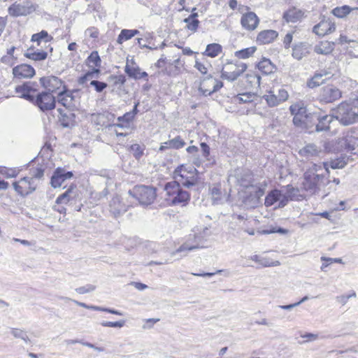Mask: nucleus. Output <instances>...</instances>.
I'll list each match as a JSON object with an SVG mask.
<instances>
[{
	"mask_svg": "<svg viewBox=\"0 0 358 358\" xmlns=\"http://www.w3.org/2000/svg\"><path fill=\"white\" fill-rule=\"evenodd\" d=\"M175 178L178 182L183 187L189 188L198 182L197 170L193 166L181 165L174 171Z\"/></svg>",
	"mask_w": 358,
	"mask_h": 358,
	"instance_id": "4",
	"label": "nucleus"
},
{
	"mask_svg": "<svg viewBox=\"0 0 358 358\" xmlns=\"http://www.w3.org/2000/svg\"><path fill=\"white\" fill-rule=\"evenodd\" d=\"M32 104L43 112L48 111L55 108L56 98L49 92H38Z\"/></svg>",
	"mask_w": 358,
	"mask_h": 358,
	"instance_id": "10",
	"label": "nucleus"
},
{
	"mask_svg": "<svg viewBox=\"0 0 358 358\" xmlns=\"http://www.w3.org/2000/svg\"><path fill=\"white\" fill-rule=\"evenodd\" d=\"M335 29V22L330 18L323 17L320 22L313 27V31L319 36H324L333 33Z\"/></svg>",
	"mask_w": 358,
	"mask_h": 358,
	"instance_id": "15",
	"label": "nucleus"
},
{
	"mask_svg": "<svg viewBox=\"0 0 358 358\" xmlns=\"http://www.w3.org/2000/svg\"><path fill=\"white\" fill-rule=\"evenodd\" d=\"M78 90H70L66 86L57 93V102L65 107L64 109H75L78 103Z\"/></svg>",
	"mask_w": 358,
	"mask_h": 358,
	"instance_id": "7",
	"label": "nucleus"
},
{
	"mask_svg": "<svg viewBox=\"0 0 358 358\" xmlns=\"http://www.w3.org/2000/svg\"><path fill=\"white\" fill-rule=\"evenodd\" d=\"M131 63L134 64L133 66L129 64V61L127 60L124 67V72L127 76L135 80L144 79L148 81V74L145 71H141L140 67L135 64L133 59L131 60Z\"/></svg>",
	"mask_w": 358,
	"mask_h": 358,
	"instance_id": "21",
	"label": "nucleus"
},
{
	"mask_svg": "<svg viewBox=\"0 0 358 358\" xmlns=\"http://www.w3.org/2000/svg\"><path fill=\"white\" fill-rule=\"evenodd\" d=\"M222 52V47L219 43H210L207 45L203 54L209 57L214 58Z\"/></svg>",
	"mask_w": 358,
	"mask_h": 358,
	"instance_id": "39",
	"label": "nucleus"
},
{
	"mask_svg": "<svg viewBox=\"0 0 358 358\" xmlns=\"http://www.w3.org/2000/svg\"><path fill=\"white\" fill-rule=\"evenodd\" d=\"M200 146L202 152V156L211 164H215V159L214 157L210 156V148L209 145L206 143L202 142L200 143Z\"/></svg>",
	"mask_w": 358,
	"mask_h": 358,
	"instance_id": "46",
	"label": "nucleus"
},
{
	"mask_svg": "<svg viewBox=\"0 0 358 358\" xmlns=\"http://www.w3.org/2000/svg\"><path fill=\"white\" fill-rule=\"evenodd\" d=\"M318 112L319 111L310 113L308 111V113L306 115L307 118L305 120L306 127L303 128V129L309 130L310 132L313 131L312 129L313 127L315 128L317 120H318Z\"/></svg>",
	"mask_w": 358,
	"mask_h": 358,
	"instance_id": "41",
	"label": "nucleus"
},
{
	"mask_svg": "<svg viewBox=\"0 0 358 358\" xmlns=\"http://www.w3.org/2000/svg\"><path fill=\"white\" fill-rule=\"evenodd\" d=\"M250 195L245 198V203L255 207L259 203L260 198L264 194V189L260 186L251 185Z\"/></svg>",
	"mask_w": 358,
	"mask_h": 358,
	"instance_id": "22",
	"label": "nucleus"
},
{
	"mask_svg": "<svg viewBox=\"0 0 358 358\" xmlns=\"http://www.w3.org/2000/svg\"><path fill=\"white\" fill-rule=\"evenodd\" d=\"M210 194L212 196V199L213 201L214 204H217L219 201L221 200V190L218 187H213L210 189Z\"/></svg>",
	"mask_w": 358,
	"mask_h": 358,
	"instance_id": "55",
	"label": "nucleus"
},
{
	"mask_svg": "<svg viewBox=\"0 0 358 358\" xmlns=\"http://www.w3.org/2000/svg\"><path fill=\"white\" fill-rule=\"evenodd\" d=\"M282 192L288 199L291 200L297 199V196H299V190L298 188L294 187L292 185H288L283 187Z\"/></svg>",
	"mask_w": 358,
	"mask_h": 358,
	"instance_id": "44",
	"label": "nucleus"
},
{
	"mask_svg": "<svg viewBox=\"0 0 358 358\" xmlns=\"http://www.w3.org/2000/svg\"><path fill=\"white\" fill-rule=\"evenodd\" d=\"M335 119L334 114L325 115L322 112H318V120L315 128L317 132L327 131L330 129V124Z\"/></svg>",
	"mask_w": 358,
	"mask_h": 358,
	"instance_id": "24",
	"label": "nucleus"
},
{
	"mask_svg": "<svg viewBox=\"0 0 358 358\" xmlns=\"http://www.w3.org/2000/svg\"><path fill=\"white\" fill-rule=\"evenodd\" d=\"M90 85L94 87L96 92H102L108 87V84L106 83L96 80H92Z\"/></svg>",
	"mask_w": 358,
	"mask_h": 358,
	"instance_id": "51",
	"label": "nucleus"
},
{
	"mask_svg": "<svg viewBox=\"0 0 358 358\" xmlns=\"http://www.w3.org/2000/svg\"><path fill=\"white\" fill-rule=\"evenodd\" d=\"M208 231V229L206 227L203 229V234L194 232L189 234L185 241L172 253V255L182 253L181 256H185L189 252L202 248L201 244Z\"/></svg>",
	"mask_w": 358,
	"mask_h": 358,
	"instance_id": "5",
	"label": "nucleus"
},
{
	"mask_svg": "<svg viewBox=\"0 0 358 358\" xmlns=\"http://www.w3.org/2000/svg\"><path fill=\"white\" fill-rule=\"evenodd\" d=\"M15 92L20 98L33 103L36 94L39 92V85L36 82L27 81L17 85Z\"/></svg>",
	"mask_w": 358,
	"mask_h": 358,
	"instance_id": "9",
	"label": "nucleus"
},
{
	"mask_svg": "<svg viewBox=\"0 0 358 358\" xmlns=\"http://www.w3.org/2000/svg\"><path fill=\"white\" fill-rule=\"evenodd\" d=\"M0 173L6 176L7 178H14L17 176L18 172L15 169L1 167Z\"/></svg>",
	"mask_w": 358,
	"mask_h": 358,
	"instance_id": "58",
	"label": "nucleus"
},
{
	"mask_svg": "<svg viewBox=\"0 0 358 358\" xmlns=\"http://www.w3.org/2000/svg\"><path fill=\"white\" fill-rule=\"evenodd\" d=\"M335 120L343 126H349L358 122V105L356 101H343L333 110Z\"/></svg>",
	"mask_w": 358,
	"mask_h": 358,
	"instance_id": "1",
	"label": "nucleus"
},
{
	"mask_svg": "<svg viewBox=\"0 0 358 358\" xmlns=\"http://www.w3.org/2000/svg\"><path fill=\"white\" fill-rule=\"evenodd\" d=\"M342 96L341 91L332 85H327L320 89L318 99L325 103H332L339 99Z\"/></svg>",
	"mask_w": 358,
	"mask_h": 358,
	"instance_id": "12",
	"label": "nucleus"
},
{
	"mask_svg": "<svg viewBox=\"0 0 358 358\" xmlns=\"http://www.w3.org/2000/svg\"><path fill=\"white\" fill-rule=\"evenodd\" d=\"M41 85L45 89V91L52 94L66 86L64 82L57 76H50L40 78Z\"/></svg>",
	"mask_w": 358,
	"mask_h": 358,
	"instance_id": "14",
	"label": "nucleus"
},
{
	"mask_svg": "<svg viewBox=\"0 0 358 358\" xmlns=\"http://www.w3.org/2000/svg\"><path fill=\"white\" fill-rule=\"evenodd\" d=\"M38 6L30 0L15 2L8 8V14L15 17L28 15L36 10Z\"/></svg>",
	"mask_w": 358,
	"mask_h": 358,
	"instance_id": "8",
	"label": "nucleus"
},
{
	"mask_svg": "<svg viewBox=\"0 0 358 358\" xmlns=\"http://www.w3.org/2000/svg\"><path fill=\"white\" fill-rule=\"evenodd\" d=\"M260 234H270L273 233H279L281 234H285L287 232V230L281 227H271L269 229H264L262 231H258Z\"/></svg>",
	"mask_w": 358,
	"mask_h": 358,
	"instance_id": "57",
	"label": "nucleus"
},
{
	"mask_svg": "<svg viewBox=\"0 0 358 358\" xmlns=\"http://www.w3.org/2000/svg\"><path fill=\"white\" fill-rule=\"evenodd\" d=\"M125 322V320H123L116 322L103 321L101 322V325L104 327L121 328L124 326Z\"/></svg>",
	"mask_w": 358,
	"mask_h": 358,
	"instance_id": "54",
	"label": "nucleus"
},
{
	"mask_svg": "<svg viewBox=\"0 0 358 358\" xmlns=\"http://www.w3.org/2000/svg\"><path fill=\"white\" fill-rule=\"evenodd\" d=\"M317 164H313V169L306 171L303 174V189L309 194H314L322 187L330 182V180L322 174L315 173L317 171Z\"/></svg>",
	"mask_w": 358,
	"mask_h": 358,
	"instance_id": "3",
	"label": "nucleus"
},
{
	"mask_svg": "<svg viewBox=\"0 0 358 358\" xmlns=\"http://www.w3.org/2000/svg\"><path fill=\"white\" fill-rule=\"evenodd\" d=\"M235 69H230L232 72L236 73L238 74V77L243 74L247 69L248 66L246 64L243 62H236L234 64Z\"/></svg>",
	"mask_w": 358,
	"mask_h": 358,
	"instance_id": "56",
	"label": "nucleus"
},
{
	"mask_svg": "<svg viewBox=\"0 0 358 358\" xmlns=\"http://www.w3.org/2000/svg\"><path fill=\"white\" fill-rule=\"evenodd\" d=\"M257 50V48L255 46H251L249 48H246L234 52L235 57L238 59H248L251 57Z\"/></svg>",
	"mask_w": 358,
	"mask_h": 358,
	"instance_id": "43",
	"label": "nucleus"
},
{
	"mask_svg": "<svg viewBox=\"0 0 358 358\" xmlns=\"http://www.w3.org/2000/svg\"><path fill=\"white\" fill-rule=\"evenodd\" d=\"M169 144H171L172 149L178 150L185 145V142L180 136H178L174 138L169 140Z\"/></svg>",
	"mask_w": 358,
	"mask_h": 358,
	"instance_id": "50",
	"label": "nucleus"
},
{
	"mask_svg": "<svg viewBox=\"0 0 358 358\" xmlns=\"http://www.w3.org/2000/svg\"><path fill=\"white\" fill-rule=\"evenodd\" d=\"M357 131V129L356 128H351L344 133L343 141L346 150L352 151L358 146Z\"/></svg>",
	"mask_w": 358,
	"mask_h": 358,
	"instance_id": "23",
	"label": "nucleus"
},
{
	"mask_svg": "<svg viewBox=\"0 0 358 358\" xmlns=\"http://www.w3.org/2000/svg\"><path fill=\"white\" fill-rule=\"evenodd\" d=\"M99 69H93L92 71H88L78 78L79 85H84L89 78L92 77L94 73H99Z\"/></svg>",
	"mask_w": 358,
	"mask_h": 358,
	"instance_id": "60",
	"label": "nucleus"
},
{
	"mask_svg": "<svg viewBox=\"0 0 358 358\" xmlns=\"http://www.w3.org/2000/svg\"><path fill=\"white\" fill-rule=\"evenodd\" d=\"M317 154L318 150L316 145L314 144H308L299 151V155L301 157H306V159L316 156Z\"/></svg>",
	"mask_w": 358,
	"mask_h": 358,
	"instance_id": "40",
	"label": "nucleus"
},
{
	"mask_svg": "<svg viewBox=\"0 0 358 358\" xmlns=\"http://www.w3.org/2000/svg\"><path fill=\"white\" fill-rule=\"evenodd\" d=\"M309 53V46L307 43H299L294 45L292 48V56L294 58L300 60Z\"/></svg>",
	"mask_w": 358,
	"mask_h": 358,
	"instance_id": "30",
	"label": "nucleus"
},
{
	"mask_svg": "<svg viewBox=\"0 0 358 358\" xmlns=\"http://www.w3.org/2000/svg\"><path fill=\"white\" fill-rule=\"evenodd\" d=\"M334 43H331L329 41H322L318 45H316L314 48V50L316 53L320 55H328L334 50Z\"/></svg>",
	"mask_w": 358,
	"mask_h": 358,
	"instance_id": "38",
	"label": "nucleus"
},
{
	"mask_svg": "<svg viewBox=\"0 0 358 358\" xmlns=\"http://www.w3.org/2000/svg\"><path fill=\"white\" fill-rule=\"evenodd\" d=\"M12 335L17 338H20L26 343H30L31 340L29 339L27 332L22 329L12 328L11 329Z\"/></svg>",
	"mask_w": 358,
	"mask_h": 358,
	"instance_id": "47",
	"label": "nucleus"
},
{
	"mask_svg": "<svg viewBox=\"0 0 358 358\" xmlns=\"http://www.w3.org/2000/svg\"><path fill=\"white\" fill-rule=\"evenodd\" d=\"M64 299H65L66 301H71L75 304H76V305H78V306H79L80 307H83L85 308H87V309L92 310L106 312V313H111V314L117 315H120V316L123 315V313L122 312H120L119 310H115V309H113V308H103V307L94 306V305H88V304L85 303L83 302H80L78 301H76V300H74V299H69V298H67V297L64 298Z\"/></svg>",
	"mask_w": 358,
	"mask_h": 358,
	"instance_id": "26",
	"label": "nucleus"
},
{
	"mask_svg": "<svg viewBox=\"0 0 358 358\" xmlns=\"http://www.w3.org/2000/svg\"><path fill=\"white\" fill-rule=\"evenodd\" d=\"M278 36V33L273 29L260 31L257 36V42L260 45L268 44L274 41Z\"/></svg>",
	"mask_w": 358,
	"mask_h": 358,
	"instance_id": "27",
	"label": "nucleus"
},
{
	"mask_svg": "<svg viewBox=\"0 0 358 358\" xmlns=\"http://www.w3.org/2000/svg\"><path fill=\"white\" fill-rule=\"evenodd\" d=\"M31 40L32 42H36L37 45L39 46L42 42L45 43L50 42L53 40V37L49 35L47 31L42 30L38 33L33 34Z\"/></svg>",
	"mask_w": 358,
	"mask_h": 358,
	"instance_id": "35",
	"label": "nucleus"
},
{
	"mask_svg": "<svg viewBox=\"0 0 358 358\" xmlns=\"http://www.w3.org/2000/svg\"><path fill=\"white\" fill-rule=\"evenodd\" d=\"M289 110L293 115V124L295 127L303 129L306 127L305 120L308 109L299 103L293 104L289 106Z\"/></svg>",
	"mask_w": 358,
	"mask_h": 358,
	"instance_id": "13",
	"label": "nucleus"
},
{
	"mask_svg": "<svg viewBox=\"0 0 358 358\" xmlns=\"http://www.w3.org/2000/svg\"><path fill=\"white\" fill-rule=\"evenodd\" d=\"M185 22L187 24V28L190 31H195L199 27V21L197 19H192Z\"/></svg>",
	"mask_w": 358,
	"mask_h": 358,
	"instance_id": "62",
	"label": "nucleus"
},
{
	"mask_svg": "<svg viewBox=\"0 0 358 358\" xmlns=\"http://www.w3.org/2000/svg\"><path fill=\"white\" fill-rule=\"evenodd\" d=\"M76 187L75 185L70 186L67 190H66L63 194H60L57 198L56 203L57 204H64L74 199L76 195V192H74Z\"/></svg>",
	"mask_w": 358,
	"mask_h": 358,
	"instance_id": "33",
	"label": "nucleus"
},
{
	"mask_svg": "<svg viewBox=\"0 0 358 358\" xmlns=\"http://www.w3.org/2000/svg\"><path fill=\"white\" fill-rule=\"evenodd\" d=\"M140 31L138 29H122L117 38V43L118 44H122L123 42L128 41L133 38L134 36L138 35Z\"/></svg>",
	"mask_w": 358,
	"mask_h": 358,
	"instance_id": "34",
	"label": "nucleus"
},
{
	"mask_svg": "<svg viewBox=\"0 0 358 358\" xmlns=\"http://www.w3.org/2000/svg\"><path fill=\"white\" fill-rule=\"evenodd\" d=\"M145 145L143 143H134L130 145L129 150L136 160H140L145 155Z\"/></svg>",
	"mask_w": 358,
	"mask_h": 358,
	"instance_id": "36",
	"label": "nucleus"
},
{
	"mask_svg": "<svg viewBox=\"0 0 358 358\" xmlns=\"http://www.w3.org/2000/svg\"><path fill=\"white\" fill-rule=\"evenodd\" d=\"M288 96V93L285 90L280 89L278 90V94L277 96L278 100H279L280 103L283 102L287 99Z\"/></svg>",
	"mask_w": 358,
	"mask_h": 358,
	"instance_id": "63",
	"label": "nucleus"
},
{
	"mask_svg": "<svg viewBox=\"0 0 358 358\" xmlns=\"http://www.w3.org/2000/svg\"><path fill=\"white\" fill-rule=\"evenodd\" d=\"M74 109L58 108L59 113V122L64 128H71L76 124V115L73 112Z\"/></svg>",
	"mask_w": 358,
	"mask_h": 358,
	"instance_id": "19",
	"label": "nucleus"
},
{
	"mask_svg": "<svg viewBox=\"0 0 358 358\" xmlns=\"http://www.w3.org/2000/svg\"><path fill=\"white\" fill-rule=\"evenodd\" d=\"M259 20L253 12H248L241 17V23L242 27L247 30L252 31L257 28Z\"/></svg>",
	"mask_w": 358,
	"mask_h": 358,
	"instance_id": "25",
	"label": "nucleus"
},
{
	"mask_svg": "<svg viewBox=\"0 0 358 358\" xmlns=\"http://www.w3.org/2000/svg\"><path fill=\"white\" fill-rule=\"evenodd\" d=\"M129 193L143 206L152 203L157 196L156 189L145 185L136 186Z\"/></svg>",
	"mask_w": 358,
	"mask_h": 358,
	"instance_id": "6",
	"label": "nucleus"
},
{
	"mask_svg": "<svg viewBox=\"0 0 358 358\" xmlns=\"http://www.w3.org/2000/svg\"><path fill=\"white\" fill-rule=\"evenodd\" d=\"M24 57L36 62L43 61L48 57V51L39 50H35L34 47H30L24 53Z\"/></svg>",
	"mask_w": 358,
	"mask_h": 358,
	"instance_id": "31",
	"label": "nucleus"
},
{
	"mask_svg": "<svg viewBox=\"0 0 358 358\" xmlns=\"http://www.w3.org/2000/svg\"><path fill=\"white\" fill-rule=\"evenodd\" d=\"M87 64L91 66L92 64L96 69H99L101 66V60L98 54L97 51H93L87 58Z\"/></svg>",
	"mask_w": 358,
	"mask_h": 358,
	"instance_id": "45",
	"label": "nucleus"
},
{
	"mask_svg": "<svg viewBox=\"0 0 358 358\" xmlns=\"http://www.w3.org/2000/svg\"><path fill=\"white\" fill-rule=\"evenodd\" d=\"M358 10V8H351L349 6L344 5L341 7H336L332 10V13L337 17H344L348 15L352 10Z\"/></svg>",
	"mask_w": 358,
	"mask_h": 358,
	"instance_id": "42",
	"label": "nucleus"
},
{
	"mask_svg": "<svg viewBox=\"0 0 358 358\" xmlns=\"http://www.w3.org/2000/svg\"><path fill=\"white\" fill-rule=\"evenodd\" d=\"M258 69L264 74L268 75L275 71L276 66L269 59L263 57L257 64Z\"/></svg>",
	"mask_w": 358,
	"mask_h": 358,
	"instance_id": "32",
	"label": "nucleus"
},
{
	"mask_svg": "<svg viewBox=\"0 0 358 358\" xmlns=\"http://www.w3.org/2000/svg\"><path fill=\"white\" fill-rule=\"evenodd\" d=\"M96 287L93 285L88 284L76 289V292L80 294H84L95 290Z\"/></svg>",
	"mask_w": 358,
	"mask_h": 358,
	"instance_id": "59",
	"label": "nucleus"
},
{
	"mask_svg": "<svg viewBox=\"0 0 358 358\" xmlns=\"http://www.w3.org/2000/svg\"><path fill=\"white\" fill-rule=\"evenodd\" d=\"M117 122H124L125 124H118L120 128H129L130 123L134 120L129 113H126L122 116H120L117 119Z\"/></svg>",
	"mask_w": 358,
	"mask_h": 358,
	"instance_id": "49",
	"label": "nucleus"
},
{
	"mask_svg": "<svg viewBox=\"0 0 358 358\" xmlns=\"http://www.w3.org/2000/svg\"><path fill=\"white\" fill-rule=\"evenodd\" d=\"M109 207L110 213L115 217H117L127 211L126 206L122 203L121 198L118 195H115L112 198Z\"/></svg>",
	"mask_w": 358,
	"mask_h": 358,
	"instance_id": "28",
	"label": "nucleus"
},
{
	"mask_svg": "<svg viewBox=\"0 0 358 358\" xmlns=\"http://www.w3.org/2000/svg\"><path fill=\"white\" fill-rule=\"evenodd\" d=\"M263 98L266 101L267 104L270 107H274L278 106L280 102L279 100H278V97L276 95L273 94H269L267 95H264Z\"/></svg>",
	"mask_w": 358,
	"mask_h": 358,
	"instance_id": "52",
	"label": "nucleus"
},
{
	"mask_svg": "<svg viewBox=\"0 0 358 358\" xmlns=\"http://www.w3.org/2000/svg\"><path fill=\"white\" fill-rule=\"evenodd\" d=\"M166 192L165 200L170 206H186L190 201V194L189 192L181 188L180 185L177 181L167 182L164 186Z\"/></svg>",
	"mask_w": 358,
	"mask_h": 358,
	"instance_id": "2",
	"label": "nucleus"
},
{
	"mask_svg": "<svg viewBox=\"0 0 358 358\" xmlns=\"http://www.w3.org/2000/svg\"><path fill=\"white\" fill-rule=\"evenodd\" d=\"M73 176L72 171H66L64 169L57 168L50 180V184L54 188L59 187L62 183L67 179H70Z\"/></svg>",
	"mask_w": 358,
	"mask_h": 358,
	"instance_id": "18",
	"label": "nucleus"
},
{
	"mask_svg": "<svg viewBox=\"0 0 358 358\" xmlns=\"http://www.w3.org/2000/svg\"><path fill=\"white\" fill-rule=\"evenodd\" d=\"M38 185V182L34 181V180L27 176L13 182V187L15 191L22 197H25L33 193L36 189Z\"/></svg>",
	"mask_w": 358,
	"mask_h": 358,
	"instance_id": "11",
	"label": "nucleus"
},
{
	"mask_svg": "<svg viewBox=\"0 0 358 358\" xmlns=\"http://www.w3.org/2000/svg\"><path fill=\"white\" fill-rule=\"evenodd\" d=\"M15 59L14 57H11L10 55H5L1 57V61L3 64L13 66L15 63Z\"/></svg>",
	"mask_w": 358,
	"mask_h": 358,
	"instance_id": "64",
	"label": "nucleus"
},
{
	"mask_svg": "<svg viewBox=\"0 0 358 358\" xmlns=\"http://www.w3.org/2000/svg\"><path fill=\"white\" fill-rule=\"evenodd\" d=\"M255 98V94L251 92H246L239 94L235 97L236 101H238L239 103H250Z\"/></svg>",
	"mask_w": 358,
	"mask_h": 358,
	"instance_id": "48",
	"label": "nucleus"
},
{
	"mask_svg": "<svg viewBox=\"0 0 358 358\" xmlns=\"http://www.w3.org/2000/svg\"><path fill=\"white\" fill-rule=\"evenodd\" d=\"M282 191L283 190L275 189L268 192L265 198V206L266 207H270L278 201L282 196Z\"/></svg>",
	"mask_w": 358,
	"mask_h": 358,
	"instance_id": "37",
	"label": "nucleus"
},
{
	"mask_svg": "<svg viewBox=\"0 0 358 358\" xmlns=\"http://www.w3.org/2000/svg\"><path fill=\"white\" fill-rule=\"evenodd\" d=\"M233 178H235V181L243 187H250L253 180V176L252 173L248 169H237L235 171L234 176H230L229 180Z\"/></svg>",
	"mask_w": 358,
	"mask_h": 358,
	"instance_id": "17",
	"label": "nucleus"
},
{
	"mask_svg": "<svg viewBox=\"0 0 358 358\" xmlns=\"http://www.w3.org/2000/svg\"><path fill=\"white\" fill-rule=\"evenodd\" d=\"M36 71L35 69L29 64H22L15 66L13 69V74L16 78H31L34 77Z\"/></svg>",
	"mask_w": 358,
	"mask_h": 358,
	"instance_id": "20",
	"label": "nucleus"
},
{
	"mask_svg": "<svg viewBox=\"0 0 358 358\" xmlns=\"http://www.w3.org/2000/svg\"><path fill=\"white\" fill-rule=\"evenodd\" d=\"M348 157L344 155H341V157L331 159L329 162H323V166L327 172V173L329 175V168H331L333 169H343L345 167V166L348 164Z\"/></svg>",
	"mask_w": 358,
	"mask_h": 358,
	"instance_id": "29",
	"label": "nucleus"
},
{
	"mask_svg": "<svg viewBox=\"0 0 358 358\" xmlns=\"http://www.w3.org/2000/svg\"><path fill=\"white\" fill-rule=\"evenodd\" d=\"M221 78L230 82L236 80L238 78V74L231 71H227L224 69L221 71Z\"/></svg>",
	"mask_w": 358,
	"mask_h": 358,
	"instance_id": "53",
	"label": "nucleus"
},
{
	"mask_svg": "<svg viewBox=\"0 0 358 358\" xmlns=\"http://www.w3.org/2000/svg\"><path fill=\"white\" fill-rule=\"evenodd\" d=\"M38 162L37 166L31 167L29 169V178H32L34 181L38 182L39 183V180L42 179L44 176V172L47 169V164L45 163V159L37 157L36 158L32 159L29 163V166H30L32 163Z\"/></svg>",
	"mask_w": 358,
	"mask_h": 358,
	"instance_id": "16",
	"label": "nucleus"
},
{
	"mask_svg": "<svg viewBox=\"0 0 358 358\" xmlns=\"http://www.w3.org/2000/svg\"><path fill=\"white\" fill-rule=\"evenodd\" d=\"M295 14L296 12L294 10H289L284 13L283 17L287 22H295L298 20Z\"/></svg>",
	"mask_w": 358,
	"mask_h": 358,
	"instance_id": "61",
	"label": "nucleus"
}]
</instances>
